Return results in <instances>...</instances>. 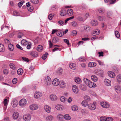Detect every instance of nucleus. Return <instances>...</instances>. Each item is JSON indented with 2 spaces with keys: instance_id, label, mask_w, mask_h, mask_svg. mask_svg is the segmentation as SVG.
I'll use <instances>...</instances> for the list:
<instances>
[{
  "instance_id": "obj_1",
  "label": "nucleus",
  "mask_w": 121,
  "mask_h": 121,
  "mask_svg": "<svg viewBox=\"0 0 121 121\" xmlns=\"http://www.w3.org/2000/svg\"><path fill=\"white\" fill-rule=\"evenodd\" d=\"M44 82L47 86L50 85L51 83V81L50 78L49 76L45 77L44 80Z\"/></svg>"
},
{
  "instance_id": "obj_2",
  "label": "nucleus",
  "mask_w": 121,
  "mask_h": 121,
  "mask_svg": "<svg viewBox=\"0 0 121 121\" xmlns=\"http://www.w3.org/2000/svg\"><path fill=\"white\" fill-rule=\"evenodd\" d=\"M96 102H93L92 104H89L88 105L89 108L90 110H94L96 108Z\"/></svg>"
},
{
  "instance_id": "obj_3",
  "label": "nucleus",
  "mask_w": 121,
  "mask_h": 121,
  "mask_svg": "<svg viewBox=\"0 0 121 121\" xmlns=\"http://www.w3.org/2000/svg\"><path fill=\"white\" fill-rule=\"evenodd\" d=\"M27 102L26 99H21L19 101V104L20 106L23 107L26 105Z\"/></svg>"
},
{
  "instance_id": "obj_4",
  "label": "nucleus",
  "mask_w": 121,
  "mask_h": 121,
  "mask_svg": "<svg viewBox=\"0 0 121 121\" xmlns=\"http://www.w3.org/2000/svg\"><path fill=\"white\" fill-rule=\"evenodd\" d=\"M30 109L31 110H35L37 109L39 106L36 104H32L30 105L29 107Z\"/></svg>"
},
{
  "instance_id": "obj_5",
  "label": "nucleus",
  "mask_w": 121,
  "mask_h": 121,
  "mask_svg": "<svg viewBox=\"0 0 121 121\" xmlns=\"http://www.w3.org/2000/svg\"><path fill=\"white\" fill-rule=\"evenodd\" d=\"M100 105L103 107L104 108H108L110 106L109 103L106 102H101L100 103Z\"/></svg>"
},
{
  "instance_id": "obj_6",
  "label": "nucleus",
  "mask_w": 121,
  "mask_h": 121,
  "mask_svg": "<svg viewBox=\"0 0 121 121\" xmlns=\"http://www.w3.org/2000/svg\"><path fill=\"white\" fill-rule=\"evenodd\" d=\"M50 99L52 101H56L57 100V97L56 95L54 94H51L49 96Z\"/></svg>"
},
{
  "instance_id": "obj_7",
  "label": "nucleus",
  "mask_w": 121,
  "mask_h": 121,
  "mask_svg": "<svg viewBox=\"0 0 121 121\" xmlns=\"http://www.w3.org/2000/svg\"><path fill=\"white\" fill-rule=\"evenodd\" d=\"M73 91V93L75 94H78L79 92L78 87L75 85H73L72 87Z\"/></svg>"
},
{
  "instance_id": "obj_8",
  "label": "nucleus",
  "mask_w": 121,
  "mask_h": 121,
  "mask_svg": "<svg viewBox=\"0 0 121 121\" xmlns=\"http://www.w3.org/2000/svg\"><path fill=\"white\" fill-rule=\"evenodd\" d=\"M60 83L59 80L57 78H55L53 81L52 83L55 86H57L59 85Z\"/></svg>"
},
{
  "instance_id": "obj_9",
  "label": "nucleus",
  "mask_w": 121,
  "mask_h": 121,
  "mask_svg": "<svg viewBox=\"0 0 121 121\" xmlns=\"http://www.w3.org/2000/svg\"><path fill=\"white\" fill-rule=\"evenodd\" d=\"M44 109L45 111L48 113H49L51 112V107L49 105H46L44 106Z\"/></svg>"
},
{
  "instance_id": "obj_10",
  "label": "nucleus",
  "mask_w": 121,
  "mask_h": 121,
  "mask_svg": "<svg viewBox=\"0 0 121 121\" xmlns=\"http://www.w3.org/2000/svg\"><path fill=\"white\" fill-rule=\"evenodd\" d=\"M42 95V93L40 92H36L34 94V97L36 99H38L40 98Z\"/></svg>"
},
{
  "instance_id": "obj_11",
  "label": "nucleus",
  "mask_w": 121,
  "mask_h": 121,
  "mask_svg": "<svg viewBox=\"0 0 121 121\" xmlns=\"http://www.w3.org/2000/svg\"><path fill=\"white\" fill-rule=\"evenodd\" d=\"M114 89L115 91L117 93H119L121 92V87L119 85L115 86L114 87Z\"/></svg>"
},
{
  "instance_id": "obj_12",
  "label": "nucleus",
  "mask_w": 121,
  "mask_h": 121,
  "mask_svg": "<svg viewBox=\"0 0 121 121\" xmlns=\"http://www.w3.org/2000/svg\"><path fill=\"white\" fill-rule=\"evenodd\" d=\"M89 87L91 88L92 87H96V85L95 83L92 82L91 81H90L88 84V85Z\"/></svg>"
},
{
  "instance_id": "obj_13",
  "label": "nucleus",
  "mask_w": 121,
  "mask_h": 121,
  "mask_svg": "<svg viewBox=\"0 0 121 121\" xmlns=\"http://www.w3.org/2000/svg\"><path fill=\"white\" fill-rule=\"evenodd\" d=\"M23 118L25 121H29L31 119V116L30 115H25L23 116Z\"/></svg>"
},
{
  "instance_id": "obj_14",
  "label": "nucleus",
  "mask_w": 121,
  "mask_h": 121,
  "mask_svg": "<svg viewBox=\"0 0 121 121\" xmlns=\"http://www.w3.org/2000/svg\"><path fill=\"white\" fill-rule=\"evenodd\" d=\"M54 119L53 116L52 115H49L47 116L45 118L46 121H52Z\"/></svg>"
},
{
  "instance_id": "obj_15",
  "label": "nucleus",
  "mask_w": 121,
  "mask_h": 121,
  "mask_svg": "<svg viewBox=\"0 0 121 121\" xmlns=\"http://www.w3.org/2000/svg\"><path fill=\"white\" fill-rule=\"evenodd\" d=\"M19 117L18 112H14L12 115V117L14 119H17Z\"/></svg>"
},
{
  "instance_id": "obj_16",
  "label": "nucleus",
  "mask_w": 121,
  "mask_h": 121,
  "mask_svg": "<svg viewBox=\"0 0 121 121\" xmlns=\"http://www.w3.org/2000/svg\"><path fill=\"white\" fill-rule=\"evenodd\" d=\"M18 104V102L16 100H13L12 102V105L13 107H17Z\"/></svg>"
},
{
  "instance_id": "obj_17",
  "label": "nucleus",
  "mask_w": 121,
  "mask_h": 121,
  "mask_svg": "<svg viewBox=\"0 0 121 121\" xmlns=\"http://www.w3.org/2000/svg\"><path fill=\"white\" fill-rule=\"evenodd\" d=\"M105 83L107 86H110L111 85V81L107 79H106L104 80Z\"/></svg>"
},
{
  "instance_id": "obj_18",
  "label": "nucleus",
  "mask_w": 121,
  "mask_h": 121,
  "mask_svg": "<svg viewBox=\"0 0 121 121\" xmlns=\"http://www.w3.org/2000/svg\"><path fill=\"white\" fill-rule=\"evenodd\" d=\"M70 68L72 69L75 70L76 69V66L75 64L72 63H70L69 65Z\"/></svg>"
},
{
  "instance_id": "obj_19",
  "label": "nucleus",
  "mask_w": 121,
  "mask_h": 121,
  "mask_svg": "<svg viewBox=\"0 0 121 121\" xmlns=\"http://www.w3.org/2000/svg\"><path fill=\"white\" fill-rule=\"evenodd\" d=\"M108 74L109 76L112 78H114L115 76V73L113 72L109 71L108 72Z\"/></svg>"
},
{
  "instance_id": "obj_20",
  "label": "nucleus",
  "mask_w": 121,
  "mask_h": 121,
  "mask_svg": "<svg viewBox=\"0 0 121 121\" xmlns=\"http://www.w3.org/2000/svg\"><path fill=\"white\" fill-rule=\"evenodd\" d=\"M97 65L96 63L92 62H89L88 65V67H95Z\"/></svg>"
},
{
  "instance_id": "obj_21",
  "label": "nucleus",
  "mask_w": 121,
  "mask_h": 121,
  "mask_svg": "<svg viewBox=\"0 0 121 121\" xmlns=\"http://www.w3.org/2000/svg\"><path fill=\"white\" fill-rule=\"evenodd\" d=\"M66 13L69 16H71L73 14V10L69 9L68 10Z\"/></svg>"
},
{
  "instance_id": "obj_22",
  "label": "nucleus",
  "mask_w": 121,
  "mask_h": 121,
  "mask_svg": "<svg viewBox=\"0 0 121 121\" xmlns=\"http://www.w3.org/2000/svg\"><path fill=\"white\" fill-rule=\"evenodd\" d=\"M30 55L32 57L35 58L37 57L38 55L37 53L36 52H33L30 53Z\"/></svg>"
},
{
  "instance_id": "obj_23",
  "label": "nucleus",
  "mask_w": 121,
  "mask_h": 121,
  "mask_svg": "<svg viewBox=\"0 0 121 121\" xmlns=\"http://www.w3.org/2000/svg\"><path fill=\"white\" fill-rule=\"evenodd\" d=\"M8 48L9 50L13 51L14 49V47L13 44H9L8 46Z\"/></svg>"
},
{
  "instance_id": "obj_24",
  "label": "nucleus",
  "mask_w": 121,
  "mask_h": 121,
  "mask_svg": "<svg viewBox=\"0 0 121 121\" xmlns=\"http://www.w3.org/2000/svg\"><path fill=\"white\" fill-rule=\"evenodd\" d=\"M21 43L22 45L25 46L27 45L28 43L27 41L26 40L23 39L21 41Z\"/></svg>"
},
{
  "instance_id": "obj_25",
  "label": "nucleus",
  "mask_w": 121,
  "mask_h": 121,
  "mask_svg": "<svg viewBox=\"0 0 121 121\" xmlns=\"http://www.w3.org/2000/svg\"><path fill=\"white\" fill-rule=\"evenodd\" d=\"M100 33V31L99 30L96 29L93 31L92 34L94 35H96L99 34Z\"/></svg>"
},
{
  "instance_id": "obj_26",
  "label": "nucleus",
  "mask_w": 121,
  "mask_h": 121,
  "mask_svg": "<svg viewBox=\"0 0 121 121\" xmlns=\"http://www.w3.org/2000/svg\"><path fill=\"white\" fill-rule=\"evenodd\" d=\"M75 82L77 84H79L81 82V79L78 77H76L75 78Z\"/></svg>"
},
{
  "instance_id": "obj_27",
  "label": "nucleus",
  "mask_w": 121,
  "mask_h": 121,
  "mask_svg": "<svg viewBox=\"0 0 121 121\" xmlns=\"http://www.w3.org/2000/svg\"><path fill=\"white\" fill-rule=\"evenodd\" d=\"M64 118L66 120H70L71 118V117L68 114H66L64 116Z\"/></svg>"
},
{
  "instance_id": "obj_28",
  "label": "nucleus",
  "mask_w": 121,
  "mask_h": 121,
  "mask_svg": "<svg viewBox=\"0 0 121 121\" xmlns=\"http://www.w3.org/2000/svg\"><path fill=\"white\" fill-rule=\"evenodd\" d=\"M23 70L21 68H20L17 71L18 74L19 75H21L23 73Z\"/></svg>"
},
{
  "instance_id": "obj_29",
  "label": "nucleus",
  "mask_w": 121,
  "mask_h": 121,
  "mask_svg": "<svg viewBox=\"0 0 121 121\" xmlns=\"http://www.w3.org/2000/svg\"><path fill=\"white\" fill-rule=\"evenodd\" d=\"M81 104L84 107H86L87 106H88L89 104H88V102L85 100L82 102Z\"/></svg>"
},
{
  "instance_id": "obj_30",
  "label": "nucleus",
  "mask_w": 121,
  "mask_h": 121,
  "mask_svg": "<svg viewBox=\"0 0 121 121\" xmlns=\"http://www.w3.org/2000/svg\"><path fill=\"white\" fill-rule=\"evenodd\" d=\"M91 79L95 82L97 81L98 80L97 77L95 75H92L91 76Z\"/></svg>"
},
{
  "instance_id": "obj_31",
  "label": "nucleus",
  "mask_w": 121,
  "mask_h": 121,
  "mask_svg": "<svg viewBox=\"0 0 121 121\" xmlns=\"http://www.w3.org/2000/svg\"><path fill=\"white\" fill-rule=\"evenodd\" d=\"M85 100L88 102L91 100V99L90 97L87 95H86L84 97Z\"/></svg>"
},
{
  "instance_id": "obj_32",
  "label": "nucleus",
  "mask_w": 121,
  "mask_h": 121,
  "mask_svg": "<svg viewBox=\"0 0 121 121\" xmlns=\"http://www.w3.org/2000/svg\"><path fill=\"white\" fill-rule=\"evenodd\" d=\"M5 50L4 48V45L0 44V52H3Z\"/></svg>"
},
{
  "instance_id": "obj_33",
  "label": "nucleus",
  "mask_w": 121,
  "mask_h": 121,
  "mask_svg": "<svg viewBox=\"0 0 121 121\" xmlns=\"http://www.w3.org/2000/svg\"><path fill=\"white\" fill-rule=\"evenodd\" d=\"M84 29L85 31H88L90 30V28L89 26L86 25L84 26Z\"/></svg>"
},
{
  "instance_id": "obj_34",
  "label": "nucleus",
  "mask_w": 121,
  "mask_h": 121,
  "mask_svg": "<svg viewBox=\"0 0 121 121\" xmlns=\"http://www.w3.org/2000/svg\"><path fill=\"white\" fill-rule=\"evenodd\" d=\"M71 109L73 111H75L77 110L78 109V108L77 106L73 105L72 106Z\"/></svg>"
},
{
  "instance_id": "obj_35",
  "label": "nucleus",
  "mask_w": 121,
  "mask_h": 121,
  "mask_svg": "<svg viewBox=\"0 0 121 121\" xmlns=\"http://www.w3.org/2000/svg\"><path fill=\"white\" fill-rule=\"evenodd\" d=\"M66 86V83L65 82L63 81H61V88H64Z\"/></svg>"
},
{
  "instance_id": "obj_36",
  "label": "nucleus",
  "mask_w": 121,
  "mask_h": 121,
  "mask_svg": "<svg viewBox=\"0 0 121 121\" xmlns=\"http://www.w3.org/2000/svg\"><path fill=\"white\" fill-rule=\"evenodd\" d=\"M91 24L92 26H95L98 24L97 22V21L93 20L91 21Z\"/></svg>"
},
{
  "instance_id": "obj_37",
  "label": "nucleus",
  "mask_w": 121,
  "mask_h": 121,
  "mask_svg": "<svg viewBox=\"0 0 121 121\" xmlns=\"http://www.w3.org/2000/svg\"><path fill=\"white\" fill-rule=\"evenodd\" d=\"M37 49L39 51H41L43 50V47L41 45H39L37 47Z\"/></svg>"
},
{
  "instance_id": "obj_38",
  "label": "nucleus",
  "mask_w": 121,
  "mask_h": 121,
  "mask_svg": "<svg viewBox=\"0 0 121 121\" xmlns=\"http://www.w3.org/2000/svg\"><path fill=\"white\" fill-rule=\"evenodd\" d=\"M98 11L100 13H103L105 11V9L103 8H100L99 9Z\"/></svg>"
},
{
  "instance_id": "obj_39",
  "label": "nucleus",
  "mask_w": 121,
  "mask_h": 121,
  "mask_svg": "<svg viewBox=\"0 0 121 121\" xmlns=\"http://www.w3.org/2000/svg\"><path fill=\"white\" fill-rule=\"evenodd\" d=\"M81 112L82 114H86L88 113V111L86 109H82L81 111Z\"/></svg>"
},
{
  "instance_id": "obj_40",
  "label": "nucleus",
  "mask_w": 121,
  "mask_h": 121,
  "mask_svg": "<svg viewBox=\"0 0 121 121\" xmlns=\"http://www.w3.org/2000/svg\"><path fill=\"white\" fill-rule=\"evenodd\" d=\"M107 117H106L102 116L100 118V120L101 121H106Z\"/></svg>"
},
{
  "instance_id": "obj_41",
  "label": "nucleus",
  "mask_w": 121,
  "mask_h": 121,
  "mask_svg": "<svg viewBox=\"0 0 121 121\" xmlns=\"http://www.w3.org/2000/svg\"><path fill=\"white\" fill-rule=\"evenodd\" d=\"M66 12L65 10H63L61 11V16H64L66 14Z\"/></svg>"
},
{
  "instance_id": "obj_42",
  "label": "nucleus",
  "mask_w": 121,
  "mask_h": 121,
  "mask_svg": "<svg viewBox=\"0 0 121 121\" xmlns=\"http://www.w3.org/2000/svg\"><path fill=\"white\" fill-rule=\"evenodd\" d=\"M9 65L10 68L13 69L15 70L16 69V68L15 65L13 63L10 64Z\"/></svg>"
},
{
  "instance_id": "obj_43",
  "label": "nucleus",
  "mask_w": 121,
  "mask_h": 121,
  "mask_svg": "<svg viewBox=\"0 0 121 121\" xmlns=\"http://www.w3.org/2000/svg\"><path fill=\"white\" fill-rule=\"evenodd\" d=\"M117 81L119 82L121 81V75H119L117 77Z\"/></svg>"
},
{
  "instance_id": "obj_44",
  "label": "nucleus",
  "mask_w": 121,
  "mask_h": 121,
  "mask_svg": "<svg viewBox=\"0 0 121 121\" xmlns=\"http://www.w3.org/2000/svg\"><path fill=\"white\" fill-rule=\"evenodd\" d=\"M84 81L85 83L87 85H88V84L90 81L87 78H85L84 79Z\"/></svg>"
},
{
  "instance_id": "obj_45",
  "label": "nucleus",
  "mask_w": 121,
  "mask_h": 121,
  "mask_svg": "<svg viewBox=\"0 0 121 121\" xmlns=\"http://www.w3.org/2000/svg\"><path fill=\"white\" fill-rule=\"evenodd\" d=\"M77 20L80 21L84 22L85 20L83 18L81 17H77Z\"/></svg>"
},
{
  "instance_id": "obj_46",
  "label": "nucleus",
  "mask_w": 121,
  "mask_h": 121,
  "mask_svg": "<svg viewBox=\"0 0 121 121\" xmlns=\"http://www.w3.org/2000/svg\"><path fill=\"white\" fill-rule=\"evenodd\" d=\"M73 27H76L77 26V23L75 21H74L71 23Z\"/></svg>"
},
{
  "instance_id": "obj_47",
  "label": "nucleus",
  "mask_w": 121,
  "mask_h": 121,
  "mask_svg": "<svg viewBox=\"0 0 121 121\" xmlns=\"http://www.w3.org/2000/svg\"><path fill=\"white\" fill-rule=\"evenodd\" d=\"M112 13L110 11H108L107 13V17H110L112 16Z\"/></svg>"
},
{
  "instance_id": "obj_48",
  "label": "nucleus",
  "mask_w": 121,
  "mask_h": 121,
  "mask_svg": "<svg viewBox=\"0 0 121 121\" xmlns=\"http://www.w3.org/2000/svg\"><path fill=\"white\" fill-rule=\"evenodd\" d=\"M115 35L116 36L117 38H118L120 37V34L119 32L117 31H116L115 32Z\"/></svg>"
},
{
  "instance_id": "obj_49",
  "label": "nucleus",
  "mask_w": 121,
  "mask_h": 121,
  "mask_svg": "<svg viewBox=\"0 0 121 121\" xmlns=\"http://www.w3.org/2000/svg\"><path fill=\"white\" fill-rule=\"evenodd\" d=\"M24 2V1H22L20 2H19L18 4V6L20 8Z\"/></svg>"
},
{
  "instance_id": "obj_50",
  "label": "nucleus",
  "mask_w": 121,
  "mask_h": 121,
  "mask_svg": "<svg viewBox=\"0 0 121 121\" xmlns=\"http://www.w3.org/2000/svg\"><path fill=\"white\" fill-rule=\"evenodd\" d=\"M58 40L57 38L56 37L54 38L52 40V42L54 43H55L58 41Z\"/></svg>"
},
{
  "instance_id": "obj_51",
  "label": "nucleus",
  "mask_w": 121,
  "mask_h": 121,
  "mask_svg": "<svg viewBox=\"0 0 121 121\" xmlns=\"http://www.w3.org/2000/svg\"><path fill=\"white\" fill-rule=\"evenodd\" d=\"M97 61L98 62L99 65H100L102 66L104 65V62L101 60H97Z\"/></svg>"
},
{
  "instance_id": "obj_52",
  "label": "nucleus",
  "mask_w": 121,
  "mask_h": 121,
  "mask_svg": "<svg viewBox=\"0 0 121 121\" xmlns=\"http://www.w3.org/2000/svg\"><path fill=\"white\" fill-rule=\"evenodd\" d=\"M54 15L53 14H49L48 16V18L49 20H52L53 17Z\"/></svg>"
},
{
  "instance_id": "obj_53",
  "label": "nucleus",
  "mask_w": 121,
  "mask_h": 121,
  "mask_svg": "<svg viewBox=\"0 0 121 121\" xmlns=\"http://www.w3.org/2000/svg\"><path fill=\"white\" fill-rule=\"evenodd\" d=\"M27 9L30 12H31L33 11L34 8L33 6H30L29 7H28Z\"/></svg>"
},
{
  "instance_id": "obj_54",
  "label": "nucleus",
  "mask_w": 121,
  "mask_h": 121,
  "mask_svg": "<svg viewBox=\"0 0 121 121\" xmlns=\"http://www.w3.org/2000/svg\"><path fill=\"white\" fill-rule=\"evenodd\" d=\"M48 53H46L45 54H44L42 56V58L44 60H45L46 59L47 56L48 55Z\"/></svg>"
},
{
  "instance_id": "obj_55",
  "label": "nucleus",
  "mask_w": 121,
  "mask_h": 121,
  "mask_svg": "<svg viewBox=\"0 0 121 121\" xmlns=\"http://www.w3.org/2000/svg\"><path fill=\"white\" fill-rule=\"evenodd\" d=\"M3 103L4 106H7L8 104V100L7 99H5L3 102Z\"/></svg>"
},
{
  "instance_id": "obj_56",
  "label": "nucleus",
  "mask_w": 121,
  "mask_h": 121,
  "mask_svg": "<svg viewBox=\"0 0 121 121\" xmlns=\"http://www.w3.org/2000/svg\"><path fill=\"white\" fill-rule=\"evenodd\" d=\"M31 2L34 4H36L38 2V0H30Z\"/></svg>"
},
{
  "instance_id": "obj_57",
  "label": "nucleus",
  "mask_w": 121,
  "mask_h": 121,
  "mask_svg": "<svg viewBox=\"0 0 121 121\" xmlns=\"http://www.w3.org/2000/svg\"><path fill=\"white\" fill-rule=\"evenodd\" d=\"M60 106L59 104H57L55 108L57 110H60Z\"/></svg>"
},
{
  "instance_id": "obj_58",
  "label": "nucleus",
  "mask_w": 121,
  "mask_h": 121,
  "mask_svg": "<svg viewBox=\"0 0 121 121\" xmlns=\"http://www.w3.org/2000/svg\"><path fill=\"white\" fill-rule=\"evenodd\" d=\"M28 45L27 46V48L28 49H30L31 46V44L30 42H29L28 43Z\"/></svg>"
},
{
  "instance_id": "obj_59",
  "label": "nucleus",
  "mask_w": 121,
  "mask_h": 121,
  "mask_svg": "<svg viewBox=\"0 0 121 121\" xmlns=\"http://www.w3.org/2000/svg\"><path fill=\"white\" fill-rule=\"evenodd\" d=\"M64 41L67 43L68 45H69V42L68 40L66 39H64Z\"/></svg>"
},
{
  "instance_id": "obj_60",
  "label": "nucleus",
  "mask_w": 121,
  "mask_h": 121,
  "mask_svg": "<svg viewBox=\"0 0 121 121\" xmlns=\"http://www.w3.org/2000/svg\"><path fill=\"white\" fill-rule=\"evenodd\" d=\"M23 35V34L21 33H19L18 34V37L19 38H21Z\"/></svg>"
},
{
  "instance_id": "obj_61",
  "label": "nucleus",
  "mask_w": 121,
  "mask_h": 121,
  "mask_svg": "<svg viewBox=\"0 0 121 121\" xmlns=\"http://www.w3.org/2000/svg\"><path fill=\"white\" fill-rule=\"evenodd\" d=\"M65 98L64 96L61 97V101L64 103L65 100Z\"/></svg>"
},
{
  "instance_id": "obj_62",
  "label": "nucleus",
  "mask_w": 121,
  "mask_h": 121,
  "mask_svg": "<svg viewBox=\"0 0 121 121\" xmlns=\"http://www.w3.org/2000/svg\"><path fill=\"white\" fill-rule=\"evenodd\" d=\"M12 82L13 84H15L17 82V78H15L13 79L12 80Z\"/></svg>"
},
{
  "instance_id": "obj_63",
  "label": "nucleus",
  "mask_w": 121,
  "mask_h": 121,
  "mask_svg": "<svg viewBox=\"0 0 121 121\" xmlns=\"http://www.w3.org/2000/svg\"><path fill=\"white\" fill-rule=\"evenodd\" d=\"M113 119L111 117L107 118L106 121H113Z\"/></svg>"
},
{
  "instance_id": "obj_64",
  "label": "nucleus",
  "mask_w": 121,
  "mask_h": 121,
  "mask_svg": "<svg viewBox=\"0 0 121 121\" xmlns=\"http://www.w3.org/2000/svg\"><path fill=\"white\" fill-rule=\"evenodd\" d=\"M60 114H58L56 116V118L58 120L60 121Z\"/></svg>"
}]
</instances>
